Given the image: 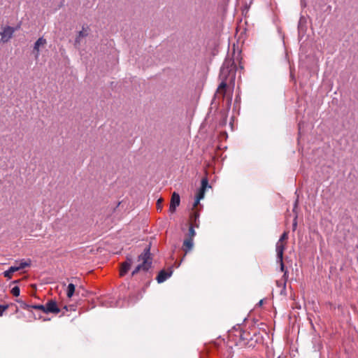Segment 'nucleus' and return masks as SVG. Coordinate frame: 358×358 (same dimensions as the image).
I'll use <instances>...</instances> for the list:
<instances>
[{"mask_svg":"<svg viewBox=\"0 0 358 358\" xmlns=\"http://www.w3.org/2000/svg\"><path fill=\"white\" fill-rule=\"evenodd\" d=\"M11 294L15 296H18L20 293V289L18 286H15L10 291Z\"/></svg>","mask_w":358,"mask_h":358,"instance_id":"obj_23","label":"nucleus"},{"mask_svg":"<svg viewBox=\"0 0 358 358\" xmlns=\"http://www.w3.org/2000/svg\"><path fill=\"white\" fill-rule=\"evenodd\" d=\"M227 84L225 80H222L219 85L216 93L217 96H221L222 99H224L226 91H227Z\"/></svg>","mask_w":358,"mask_h":358,"instance_id":"obj_14","label":"nucleus"},{"mask_svg":"<svg viewBox=\"0 0 358 358\" xmlns=\"http://www.w3.org/2000/svg\"><path fill=\"white\" fill-rule=\"evenodd\" d=\"M251 341V335L249 332L242 331L239 332V345L241 347H247L253 345L252 343H250Z\"/></svg>","mask_w":358,"mask_h":358,"instance_id":"obj_4","label":"nucleus"},{"mask_svg":"<svg viewBox=\"0 0 358 358\" xmlns=\"http://www.w3.org/2000/svg\"><path fill=\"white\" fill-rule=\"evenodd\" d=\"M46 314L54 313L58 314L60 312L57 303L54 300H49L45 304Z\"/></svg>","mask_w":358,"mask_h":358,"instance_id":"obj_6","label":"nucleus"},{"mask_svg":"<svg viewBox=\"0 0 358 358\" xmlns=\"http://www.w3.org/2000/svg\"><path fill=\"white\" fill-rule=\"evenodd\" d=\"M31 308L38 310H41L43 313H46L45 305H42V304L31 305Z\"/></svg>","mask_w":358,"mask_h":358,"instance_id":"obj_22","label":"nucleus"},{"mask_svg":"<svg viewBox=\"0 0 358 358\" xmlns=\"http://www.w3.org/2000/svg\"><path fill=\"white\" fill-rule=\"evenodd\" d=\"M47 44V41L43 37H40L34 43L33 54L36 59H38L40 55V48H44Z\"/></svg>","mask_w":358,"mask_h":358,"instance_id":"obj_5","label":"nucleus"},{"mask_svg":"<svg viewBox=\"0 0 358 358\" xmlns=\"http://www.w3.org/2000/svg\"><path fill=\"white\" fill-rule=\"evenodd\" d=\"M286 243H282L281 241H278L276 243V253L278 259H283V253L285 249Z\"/></svg>","mask_w":358,"mask_h":358,"instance_id":"obj_11","label":"nucleus"},{"mask_svg":"<svg viewBox=\"0 0 358 358\" xmlns=\"http://www.w3.org/2000/svg\"><path fill=\"white\" fill-rule=\"evenodd\" d=\"M76 287L73 284L70 283L67 287L66 296L68 298H71L75 293Z\"/></svg>","mask_w":358,"mask_h":358,"instance_id":"obj_18","label":"nucleus"},{"mask_svg":"<svg viewBox=\"0 0 358 358\" xmlns=\"http://www.w3.org/2000/svg\"><path fill=\"white\" fill-rule=\"evenodd\" d=\"M172 271L168 272L165 270H162L157 276V281L158 283L164 282L171 275Z\"/></svg>","mask_w":358,"mask_h":358,"instance_id":"obj_13","label":"nucleus"},{"mask_svg":"<svg viewBox=\"0 0 358 358\" xmlns=\"http://www.w3.org/2000/svg\"><path fill=\"white\" fill-rule=\"evenodd\" d=\"M194 247V241L191 238H185L183 241L182 243V250L186 255L187 252H190Z\"/></svg>","mask_w":358,"mask_h":358,"instance_id":"obj_10","label":"nucleus"},{"mask_svg":"<svg viewBox=\"0 0 358 358\" xmlns=\"http://www.w3.org/2000/svg\"><path fill=\"white\" fill-rule=\"evenodd\" d=\"M88 30H89L88 27L83 26L82 28V30L78 33V34L76 37L75 43H74L76 47H78L80 44L81 39L83 38H85L88 36Z\"/></svg>","mask_w":358,"mask_h":358,"instance_id":"obj_8","label":"nucleus"},{"mask_svg":"<svg viewBox=\"0 0 358 358\" xmlns=\"http://www.w3.org/2000/svg\"><path fill=\"white\" fill-rule=\"evenodd\" d=\"M194 227H196L194 225L189 224V231H188V234H187L186 238H191L192 239L194 238V237L196 235V231L194 230Z\"/></svg>","mask_w":358,"mask_h":358,"instance_id":"obj_20","label":"nucleus"},{"mask_svg":"<svg viewBox=\"0 0 358 358\" xmlns=\"http://www.w3.org/2000/svg\"><path fill=\"white\" fill-rule=\"evenodd\" d=\"M297 202H298V201H296V202H295V207H296V205H297Z\"/></svg>","mask_w":358,"mask_h":358,"instance_id":"obj_34","label":"nucleus"},{"mask_svg":"<svg viewBox=\"0 0 358 358\" xmlns=\"http://www.w3.org/2000/svg\"><path fill=\"white\" fill-rule=\"evenodd\" d=\"M239 67H240V69H243V66L241 64V61L239 62Z\"/></svg>","mask_w":358,"mask_h":358,"instance_id":"obj_29","label":"nucleus"},{"mask_svg":"<svg viewBox=\"0 0 358 358\" xmlns=\"http://www.w3.org/2000/svg\"><path fill=\"white\" fill-rule=\"evenodd\" d=\"M20 280H14L13 283H17Z\"/></svg>","mask_w":358,"mask_h":358,"instance_id":"obj_31","label":"nucleus"},{"mask_svg":"<svg viewBox=\"0 0 358 358\" xmlns=\"http://www.w3.org/2000/svg\"><path fill=\"white\" fill-rule=\"evenodd\" d=\"M162 202L163 199L162 198L159 199L157 201V210H162Z\"/></svg>","mask_w":358,"mask_h":358,"instance_id":"obj_27","label":"nucleus"},{"mask_svg":"<svg viewBox=\"0 0 358 358\" xmlns=\"http://www.w3.org/2000/svg\"><path fill=\"white\" fill-rule=\"evenodd\" d=\"M64 308L67 311L68 309H67V307L66 306H64Z\"/></svg>","mask_w":358,"mask_h":358,"instance_id":"obj_33","label":"nucleus"},{"mask_svg":"<svg viewBox=\"0 0 358 358\" xmlns=\"http://www.w3.org/2000/svg\"><path fill=\"white\" fill-rule=\"evenodd\" d=\"M18 271L16 266H11L8 270L3 272V276L8 279H11L13 277V273L14 272Z\"/></svg>","mask_w":358,"mask_h":358,"instance_id":"obj_17","label":"nucleus"},{"mask_svg":"<svg viewBox=\"0 0 358 358\" xmlns=\"http://www.w3.org/2000/svg\"><path fill=\"white\" fill-rule=\"evenodd\" d=\"M16 30L17 28L8 25H2L0 29V43H8L13 37L14 33Z\"/></svg>","mask_w":358,"mask_h":358,"instance_id":"obj_2","label":"nucleus"},{"mask_svg":"<svg viewBox=\"0 0 358 358\" xmlns=\"http://www.w3.org/2000/svg\"><path fill=\"white\" fill-rule=\"evenodd\" d=\"M203 198H200L199 197V194L197 193L196 196V199H195V201L194 203V205H193V207L195 208L197 206V205L199 203L200 201Z\"/></svg>","mask_w":358,"mask_h":358,"instance_id":"obj_26","label":"nucleus"},{"mask_svg":"<svg viewBox=\"0 0 358 358\" xmlns=\"http://www.w3.org/2000/svg\"><path fill=\"white\" fill-rule=\"evenodd\" d=\"M180 196L178 193L174 192L171 196L170 206H169V211L171 213H173L176 211V207H178L180 205Z\"/></svg>","mask_w":358,"mask_h":358,"instance_id":"obj_7","label":"nucleus"},{"mask_svg":"<svg viewBox=\"0 0 358 358\" xmlns=\"http://www.w3.org/2000/svg\"><path fill=\"white\" fill-rule=\"evenodd\" d=\"M240 55H241V52H238V55H237V56H236V59H235L236 60H237V61H238V60H239V59H241V58H240Z\"/></svg>","mask_w":358,"mask_h":358,"instance_id":"obj_28","label":"nucleus"},{"mask_svg":"<svg viewBox=\"0 0 358 358\" xmlns=\"http://www.w3.org/2000/svg\"><path fill=\"white\" fill-rule=\"evenodd\" d=\"M236 70V66L235 64L234 59H227L222 66L221 70V76H227V75L232 74L233 78L235 77V71Z\"/></svg>","mask_w":358,"mask_h":358,"instance_id":"obj_3","label":"nucleus"},{"mask_svg":"<svg viewBox=\"0 0 358 358\" xmlns=\"http://www.w3.org/2000/svg\"><path fill=\"white\" fill-rule=\"evenodd\" d=\"M9 308L8 304L6 305H0V317L3 315V312L6 311Z\"/></svg>","mask_w":358,"mask_h":358,"instance_id":"obj_25","label":"nucleus"},{"mask_svg":"<svg viewBox=\"0 0 358 358\" xmlns=\"http://www.w3.org/2000/svg\"><path fill=\"white\" fill-rule=\"evenodd\" d=\"M208 187H210V186L208 185V180L207 178H203L201 180V186L198 192L199 194L200 198H203L205 192Z\"/></svg>","mask_w":358,"mask_h":358,"instance_id":"obj_12","label":"nucleus"},{"mask_svg":"<svg viewBox=\"0 0 358 358\" xmlns=\"http://www.w3.org/2000/svg\"><path fill=\"white\" fill-rule=\"evenodd\" d=\"M262 303H263V301H262V300H261V301H259V304H260V305H262Z\"/></svg>","mask_w":358,"mask_h":358,"instance_id":"obj_32","label":"nucleus"},{"mask_svg":"<svg viewBox=\"0 0 358 358\" xmlns=\"http://www.w3.org/2000/svg\"><path fill=\"white\" fill-rule=\"evenodd\" d=\"M138 262H142L141 264H138L135 269L132 271L131 275L134 276L138 273L140 271H147L150 268L152 264V257L150 253V245H148L138 257Z\"/></svg>","mask_w":358,"mask_h":358,"instance_id":"obj_1","label":"nucleus"},{"mask_svg":"<svg viewBox=\"0 0 358 358\" xmlns=\"http://www.w3.org/2000/svg\"><path fill=\"white\" fill-rule=\"evenodd\" d=\"M278 358H280V357H278Z\"/></svg>","mask_w":358,"mask_h":358,"instance_id":"obj_35","label":"nucleus"},{"mask_svg":"<svg viewBox=\"0 0 358 358\" xmlns=\"http://www.w3.org/2000/svg\"><path fill=\"white\" fill-rule=\"evenodd\" d=\"M16 302L20 304V307L24 310H29V308H31V305L27 304L21 299H17Z\"/></svg>","mask_w":358,"mask_h":358,"instance_id":"obj_19","label":"nucleus"},{"mask_svg":"<svg viewBox=\"0 0 358 358\" xmlns=\"http://www.w3.org/2000/svg\"><path fill=\"white\" fill-rule=\"evenodd\" d=\"M132 264L131 258H127V260L121 264L120 275V276H124L128 271L130 269L131 265Z\"/></svg>","mask_w":358,"mask_h":358,"instance_id":"obj_9","label":"nucleus"},{"mask_svg":"<svg viewBox=\"0 0 358 358\" xmlns=\"http://www.w3.org/2000/svg\"><path fill=\"white\" fill-rule=\"evenodd\" d=\"M279 263H280V271L282 272H284V275H283V279H284V286H285V284H286V281L287 280V278H288V274H287V271L285 270V265H284V263H283V259H278Z\"/></svg>","mask_w":358,"mask_h":358,"instance_id":"obj_16","label":"nucleus"},{"mask_svg":"<svg viewBox=\"0 0 358 358\" xmlns=\"http://www.w3.org/2000/svg\"><path fill=\"white\" fill-rule=\"evenodd\" d=\"M31 264V261L29 260V261H24V260H22L19 264V266H16L17 270L20 271L21 269H23L27 266H29Z\"/></svg>","mask_w":358,"mask_h":358,"instance_id":"obj_21","label":"nucleus"},{"mask_svg":"<svg viewBox=\"0 0 358 358\" xmlns=\"http://www.w3.org/2000/svg\"><path fill=\"white\" fill-rule=\"evenodd\" d=\"M296 222H295L293 224L294 229L296 228Z\"/></svg>","mask_w":358,"mask_h":358,"instance_id":"obj_30","label":"nucleus"},{"mask_svg":"<svg viewBox=\"0 0 358 358\" xmlns=\"http://www.w3.org/2000/svg\"><path fill=\"white\" fill-rule=\"evenodd\" d=\"M288 239V232L285 231L280 236L278 241H281L282 243H286L287 240Z\"/></svg>","mask_w":358,"mask_h":358,"instance_id":"obj_24","label":"nucleus"},{"mask_svg":"<svg viewBox=\"0 0 358 358\" xmlns=\"http://www.w3.org/2000/svg\"><path fill=\"white\" fill-rule=\"evenodd\" d=\"M199 217V213L197 211L192 212L189 217V224L194 225L196 228H198L199 226L198 222Z\"/></svg>","mask_w":358,"mask_h":358,"instance_id":"obj_15","label":"nucleus"}]
</instances>
